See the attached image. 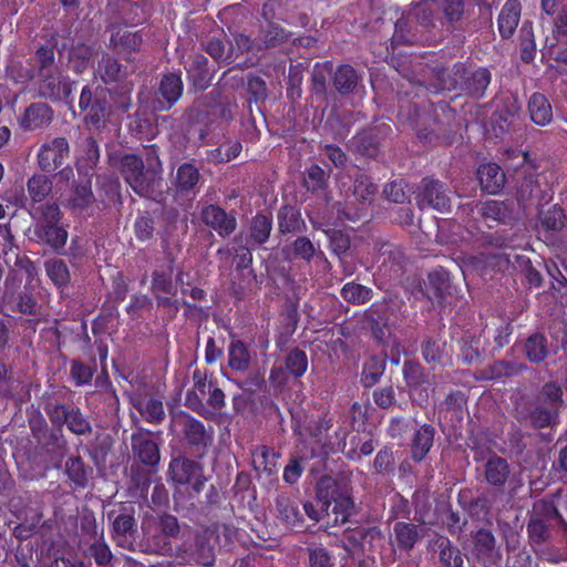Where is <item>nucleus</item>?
Here are the masks:
<instances>
[{
	"instance_id": "1",
	"label": "nucleus",
	"mask_w": 567,
	"mask_h": 567,
	"mask_svg": "<svg viewBox=\"0 0 567 567\" xmlns=\"http://www.w3.org/2000/svg\"><path fill=\"white\" fill-rule=\"evenodd\" d=\"M42 408L51 426L43 416L31 420L29 425L35 442L48 453L63 454L68 450V440L63 427L75 436L87 437L93 433L91 419L82 409L65 402L64 392H45Z\"/></svg>"
},
{
	"instance_id": "2",
	"label": "nucleus",
	"mask_w": 567,
	"mask_h": 567,
	"mask_svg": "<svg viewBox=\"0 0 567 567\" xmlns=\"http://www.w3.org/2000/svg\"><path fill=\"white\" fill-rule=\"evenodd\" d=\"M563 386L555 381L546 382L534 406L524 398L515 404V417L520 424L534 430L554 427L559 423L560 410L564 406Z\"/></svg>"
},
{
	"instance_id": "3",
	"label": "nucleus",
	"mask_w": 567,
	"mask_h": 567,
	"mask_svg": "<svg viewBox=\"0 0 567 567\" xmlns=\"http://www.w3.org/2000/svg\"><path fill=\"white\" fill-rule=\"evenodd\" d=\"M437 81L444 90L458 92L472 100H482L492 82V72L484 66L473 69L458 62L449 70H439Z\"/></svg>"
},
{
	"instance_id": "4",
	"label": "nucleus",
	"mask_w": 567,
	"mask_h": 567,
	"mask_svg": "<svg viewBox=\"0 0 567 567\" xmlns=\"http://www.w3.org/2000/svg\"><path fill=\"white\" fill-rule=\"evenodd\" d=\"M436 14L434 0L411 2L395 22L394 37L403 43L417 42L436 28Z\"/></svg>"
},
{
	"instance_id": "5",
	"label": "nucleus",
	"mask_w": 567,
	"mask_h": 567,
	"mask_svg": "<svg viewBox=\"0 0 567 567\" xmlns=\"http://www.w3.org/2000/svg\"><path fill=\"white\" fill-rule=\"evenodd\" d=\"M38 220L34 226V235L38 241L49 247L56 255H64L68 241V230L61 225L62 213L56 203H45L34 207Z\"/></svg>"
},
{
	"instance_id": "6",
	"label": "nucleus",
	"mask_w": 567,
	"mask_h": 567,
	"mask_svg": "<svg viewBox=\"0 0 567 567\" xmlns=\"http://www.w3.org/2000/svg\"><path fill=\"white\" fill-rule=\"evenodd\" d=\"M97 71L105 85H115L112 95L115 106L121 111H128L132 105L133 84L127 81V66L113 55L103 54L97 63Z\"/></svg>"
},
{
	"instance_id": "7",
	"label": "nucleus",
	"mask_w": 567,
	"mask_h": 567,
	"mask_svg": "<svg viewBox=\"0 0 567 567\" xmlns=\"http://www.w3.org/2000/svg\"><path fill=\"white\" fill-rule=\"evenodd\" d=\"M392 133L389 123H374L357 133L348 143V150L357 156L378 161L382 147Z\"/></svg>"
},
{
	"instance_id": "8",
	"label": "nucleus",
	"mask_w": 567,
	"mask_h": 567,
	"mask_svg": "<svg viewBox=\"0 0 567 567\" xmlns=\"http://www.w3.org/2000/svg\"><path fill=\"white\" fill-rule=\"evenodd\" d=\"M112 95V90L109 89ZM107 89L86 84L82 87L79 107L83 114V122L95 128L102 127L110 115V104L106 99Z\"/></svg>"
},
{
	"instance_id": "9",
	"label": "nucleus",
	"mask_w": 567,
	"mask_h": 567,
	"mask_svg": "<svg viewBox=\"0 0 567 567\" xmlns=\"http://www.w3.org/2000/svg\"><path fill=\"white\" fill-rule=\"evenodd\" d=\"M162 162L156 151L147 152L146 166L130 185L140 197L159 202L163 198Z\"/></svg>"
},
{
	"instance_id": "10",
	"label": "nucleus",
	"mask_w": 567,
	"mask_h": 567,
	"mask_svg": "<svg viewBox=\"0 0 567 567\" xmlns=\"http://www.w3.org/2000/svg\"><path fill=\"white\" fill-rule=\"evenodd\" d=\"M173 422L181 429L183 439L189 449L199 457L204 456L212 444L213 432H208L204 423L186 412L173 416Z\"/></svg>"
},
{
	"instance_id": "11",
	"label": "nucleus",
	"mask_w": 567,
	"mask_h": 567,
	"mask_svg": "<svg viewBox=\"0 0 567 567\" xmlns=\"http://www.w3.org/2000/svg\"><path fill=\"white\" fill-rule=\"evenodd\" d=\"M455 112L445 102H440L432 111V123L429 127L420 128L417 137L429 143L447 142L454 131Z\"/></svg>"
},
{
	"instance_id": "12",
	"label": "nucleus",
	"mask_w": 567,
	"mask_h": 567,
	"mask_svg": "<svg viewBox=\"0 0 567 567\" xmlns=\"http://www.w3.org/2000/svg\"><path fill=\"white\" fill-rule=\"evenodd\" d=\"M472 556L482 567H502L503 555L493 532L481 527L471 533Z\"/></svg>"
},
{
	"instance_id": "13",
	"label": "nucleus",
	"mask_w": 567,
	"mask_h": 567,
	"mask_svg": "<svg viewBox=\"0 0 567 567\" xmlns=\"http://www.w3.org/2000/svg\"><path fill=\"white\" fill-rule=\"evenodd\" d=\"M451 188L440 179L424 177L416 195V203L420 208H432L437 212H446L451 208Z\"/></svg>"
},
{
	"instance_id": "14",
	"label": "nucleus",
	"mask_w": 567,
	"mask_h": 567,
	"mask_svg": "<svg viewBox=\"0 0 567 567\" xmlns=\"http://www.w3.org/2000/svg\"><path fill=\"white\" fill-rule=\"evenodd\" d=\"M75 82L63 75L61 69L37 74V90L40 97L52 102L68 101Z\"/></svg>"
},
{
	"instance_id": "15",
	"label": "nucleus",
	"mask_w": 567,
	"mask_h": 567,
	"mask_svg": "<svg viewBox=\"0 0 567 567\" xmlns=\"http://www.w3.org/2000/svg\"><path fill=\"white\" fill-rule=\"evenodd\" d=\"M168 473L172 481L176 484H192V491L195 494H199L207 482V478L204 476L203 466L198 462L183 456L171 461Z\"/></svg>"
},
{
	"instance_id": "16",
	"label": "nucleus",
	"mask_w": 567,
	"mask_h": 567,
	"mask_svg": "<svg viewBox=\"0 0 567 567\" xmlns=\"http://www.w3.org/2000/svg\"><path fill=\"white\" fill-rule=\"evenodd\" d=\"M202 175L193 162H185L177 166L171 181L174 198H194L200 188Z\"/></svg>"
},
{
	"instance_id": "17",
	"label": "nucleus",
	"mask_w": 567,
	"mask_h": 567,
	"mask_svg": "<svg viewBox=\"0 0 567 567\" xmlns=\"http://www.w3.org/2000/svg\"><path fill=\"white\" fill-rule=\"evenodd\" d=\"M70 156V145L65 137L58 136L43 143L37 154L38 165L45 173H53Z\"/></svg>"
},
{
	"instance_id": "18",
	"label": "nucleus",
	"mask_w": 567,
	"mask_h": 567,
	"mask_svg": "<svg viewBox=\"0 0 567 567\" xmlns=\"http://www.w3.org/2000/svg\"><path fill=\"white\" fill-rule=\"evenodd\" d=\"M184 84L181 73L164 74L155 91L154 111L164 112L171 110L182 97Z\"/></svg>"
},
{
	"instance_id": "19",
	"label": "nucleus",
	"mask_w": 567,
	"mask_h": 567,
	"mask_svg": "<svg viewBox=\"0 0 567 567\" xmlns=\"http://www.w3.org/2000/svg\"><path fill=\"white\" fill-rule=\"evenodd\" d=\"M235 43L236 48L231 45L227 53L225 52V42L219 38L212 37L203 42L202 47L218 64L228 65L235 62L239 53L248 52V35L243 33L236 35Z\"/></svg>"
},
{
	"instance_id": "20",
	"label": "nucleus",
	"mask_w": 567,
	"mask_h": 567,
	"mask_svg": "<svg viewBox=\"0 0 567 567\" xmlns=\"http://www.w3.org/2000/svg\"><path fill=\"white\" fill-rule=\"evenodd\" d=\"M65 483L73 492L89 488L94 478V470L80 455H72L64 462Z\"/></svg>"
},
{
	"instance_id": "21",
	"label": "nucleus",
	"mask_w": 567,
	"mask_h": 567,
	"mask_svg": "<svg viewBox=\"0 0 567 567\" xmlns=\"http://www.w3.org/2000/svg\"><path fill=\"white\" fill-rule=\"evenodd\" d=\"M134 457L145 466L155 468L161 460L159 446L153 440L152 432L133 433L131 436Z\"/></svg>"
},
{
	"instance_id": "22",
	"label": "nucleus",
	"mask_w": 567,
	"mask_h": 567,
	"mask_svg": "<svg viewBox=\"0 0 567 567\" xmlns=\"http://www.w3.org/2000/svg\"><path fill=\"white\" fill-rule=\"evenodd\" d=\"M92 177L84 173L79 175L78 179L72 183L66 198V207L75 214H82L95 202L92 190Z\"/></svg>"
},
{
	"instance_id": "23",
	"label": "nucleus",
	"mask_w": 567,
	"mask_h": 567,
	"mask_svg": "<svg viewBox=\"0 0 567 567\" xmlns=\"http://www.w3.org/2000/svg\"><path fill=\"white\" fill-rule=\"evenodd\" d=\"M522 110V103L517 96L503 99L502 106L497 109L491 117L493 132L496 137H503L514 126L516 117Z\"/></svg>"
},
{
	"instance_id": "24",
	"label": "nucleus",
	"mask_w": 567,
	"mask_h": 567,
	"mask_svg": "<svg viewBox=\"0 0 567 567\" xmlns=\"http://www.w3.org/2000/svg\"><path fill=\"white\" fill-rule=\"evenodd\" d=\"M142 30L132 31L124 27H116L110 37V48L118 55L130 60L127 55L138 52L143 44Z\"/></svg>"
},
{
	"instance_id": "25",
	"label": "nucleus",
	"mask_w": 567,
	"mask_h": 567,
	"mask_svg": "<svg viewBox=\"0 0 567 567\" xmlns=\"http://www.w3.org/2000/svg\"><path fill=\"white\" fill-rule=\"evenodd\" d=\"M200 217L204 224L214 229L220 237H228L237 226L235 216L218 205L210 204L204 207Z\"/></svg>"
},
{
	"instance_id": "26",
	"label": "nucleus",
	"mask_w": 567,
	"mask_h": 567,
	"mask_svg": "<svg viewBox=\"0 0 567 567\" xmlns=\"http://www.w3.org/2000/svg\"><path fill=\"white\" fill-rule=\"evenodd\" d=\"M362 75L350 64L332 68V90L341 96L354 95L359 92Z\"/></svg>"
},
{
	"instance_id": "27",
	"label": "nucleus",
	"mask_w": 567,
	"mask_h": 567,
	"mask_svg": "<svg viewBox=\"0 0 567 567\" xmlns=\"http://www.w3.org/2000/svg\"><path fill=\"white\" fill-rule=\"evenodd\" d=\"M52 107L44 102L30 104L21 115L19 123L24 131H35L49 126L53 120Z\"/></svg>"
},
{
	"instance_id": "28",
	"label": "nucleus",
	"mask_w": 567,
	"mask_h": 567,
	"mask_svg": "<svg viewBox=\"0 0 567 567\" xmlns=\"http://www.w3.org/2000/svg\"><path fill=\"white\" fill-rule=\"evenodd\" d=\"M563 489L559 488L555 493H551L545 498H542L533 504L532 518H538L542 522L551 523L555 522L564 530L567 529V518H565L558 511L555 501L560 498Z\"/></svg>"
},
{
	"instance_id": "29",
	"label": "nucleus",
	"mask_w": 567,
	"mask_h": 567,
	"mask_svg": "<svg viewBox=\"0 0 567 567\" xmlns=\"http://www.w3.org/2000/svg\"><path fill=\"white\" fill-rule=\"evenodd\" d=\"M511 476V465L506 458L492 453L484 463V477L496 491H503Z\"/></svg>"
},
{
	"instance_id": "30",
	"label": "nucleus",
	"mask_w": 567,
	"mask_h": 567,
	"mask_svg": "<svg viewBox=\"0 0 567 567\" xmlns=\"http://www.w3.org/2000/svg\"><path fill=\"white\" fill-rule=\"evenodd\" d=\"M476 175L482 190L488 194L499 193L506 183L504 171L495 163L480 165Z\"/></svg>"
},
{
	"instance_id": "31",
	"label": "nucleus",
	"mask_w": 567,
	"mask_h": 567,
	"mask_svg": "<svg viewBox=\"0 0 567 567\" xmlns=\"http://www.w3.org/2000/svg\"><path fill=\"white\" fill-rule=\"evenodd\" d=\"M136 533L137 522L134 515V508L123 507L112 522V538L118 545H122V542L134 538Z\"/></svg>"
},
{
	"instance_id": "32",
	"label": "nucleus",
	"mask_w": 567,
	"mask_h": 567,
	"mask_svg": "<svg viewBox=\"0 0 567 567\" xmlns=\"http://www.w3.org/2000/svg\"><path fill=\"white\" fill-rule=\"evenodd\" d=\"M189 61V66L186 69L189 81L196 90H206L214 78V71L208 68V59L202 53H195Z\"/></svg>"
},
{
	"instance_id": "33",
	"label": "nucleus",
	"mask_w": 567,
	"mask_h": 567,
	"mask_svg": "<svg viewBox=\"0 0 567 567\" xmlns=\"http://www.w3.org/2000/svg\"><path fill=\"white\" fill-rule=\"evenodd\" d=\"M277 457L278 454L270 451L267 446L262 445L257 447L251 453L250 464L258 474V480L261 478V473L266 475L265 484H272L276 480L277 473Z\"/></svg>"
},
{
	"instance_id": "34",
	"label": "nucleus",
	"mask_w": 567,
	"mask_h": 567,
	"mask_svg": "<svg viewBox=\"0 0 567 567\" xmlns=\"http://www.w3.org/2000/svg\"><path fill=\"white\" fill-rule=\"evenodd\" d=\"M100 162V147L97 141L89 136L80 145V155L76 158L75 167L78 175L86 173L93 176Z\"/></svg>"
},
{
	"instance_id": "35",
	"label": "nucleus",
	"mask_w": 567,
	"mask_h": 567,
	"mask_svg": "<svg viewBox=\"0 0 567 567\" xmlns=\"http://www.w3.org/2000/svg\"><path fill=\"white\" fill-rule=\"evenodd\" d=\"M466 402L467 398L464 392L460 390L450 392L441 405L439 419H443L450 422L452 426H456L463 420Z\"/></svg>"
},
{
	"instance_id": "36",
	"label": "nucleus",
	"mask_w": 567,
	"mask_h": 567,
	"mask_svg": "<svg viewBox=\"0 0 567 567\" xmlns=\"http://www.w3.org/2000/svg\"><path fill=\"white\" fill-rule=\"evenodd\" d=\"M347 488V485L338 482L336 478L329 475L321 476L315 486L316 491V501L319 505H321V509L326 511L328 515V511L337 496L342 493Z\"/></svg>"
},
{
	"instance_id": "37",
	"label": "nucleus",
	"mask_w": 567,
	"mask_h": 567,
	"mask_svg": "<svg viewBox=\"0 0 567 567\" xmlns=\"http://www.w3.org/2000/svg\"><path fill=\"white\" fill-rule=\"evenodd\" d=\"M424 295L430 300H437L439 303L444 301L451 288L449 274L442 267L431 271L427 275V282H424Z\"/></svg>"
},
{
	"instance_id": "38",
	"label": "nucleus",
	"mask_w": 567,
	"mask_h": 567,
	"mask_svg": "<svg viewBox=\"0 0 567 567\" xmlns=\"http://www.w3.org/2000/svg\"><path fill=\"white\" fill-rule=\"evenodd\" d=\"M520 3L518 0H507L498 16V31L503 39L511 38L519 22Z\"/></svg>"
},
{
	"instance_id": "39",
	"label": "nucleus",
	"mask_w": 567,
	"mask_h": 567,
	"mask_svg": "<svg viewBox=\"0 0 567 567\" xmlns=\"http://www.w3.org/2000/svg\"><path fill=\"white\" fill-rule=\"evenodd\" d=\"M308 369V355L299 348L292 349L285 359V368L280 367L278 370H272L271 378L282 377L285 380V371L298 379L305 374ZM281 382V380L279 381Z\"/></svg>"
},
{
	"instance_id": "40",
	"label": "nucleus",
	"mask_w": 567,
	"mask_h": 567,
	"mask_svg": "<svg viewBox=\"0 0 567 567\" xmlns=\"http://www.w3.org/2000/svg\"><path fill=\"white\" fill-rule=\"evenodd\" d=\"M435 429L431 424H423L413 435L411 441V457L414 462H421L430 452L434 436Z\"/></svg>"
},
{
	"instance_id": "41",
	"label": "nucleus",
	"mask_w": 567,
	"mask_h": 567,
	"mask_svg": "<svg viewBox=\"0 0 567 567\" xmlns=\"http://www.w3.org/2000/svg\"><path fill=\"white\" fill-rule=\"evenodd\" d=\"M393 532L398 547L405 551L412 550L424 536L423 530L417 525L406 522L395 523Z\"/></svg>"
},
{
	"instance_id": "42",
	"label": "nucleus",
	"mask_w": 567,
	"mask_h": 567,
	"mask_svg": "<svg viewBox=\"0 0 567 567\" xmlns=\"http://www.w3.org/2000/svg\"><path fill=\"white\" fill-rule=\"evenodd\" d=\"M97 372L96 359L93 357L90 363H85L80 359H72L70 361V380L76 386H85L92 383L94 375Z\"/></svg>"
},
{
	"instance_id": "43",
	"label": "nucleus",
	"mask_w": 567,
	"mask_h": 567,
	"mask_svg": "<svg viewBox=\"0 0 567 567\" xmlns=\"http://www.w3.org/2000/svg\"><path fill=\"white\" fill-rule=\"evenodd\" d=\"M538 218L547 239H550L555 234L560 231L566 226L567 219L563 208L558 205H553L546 210H540Z\"/></svg>"
},
{
	"instance_id": "44",
	"label": "nucleus",
	"mask_w": 567,
	"mask_h": 567,
	"mask_svg": "<svg viewBox=\"0 0 567 567\" xmlns=\"http://www.w3.org/2000/svg\"><path fill=\"white\" fill-rule=\"evenodd\" d=\"M328 79L332 82V62L316 63L311 74V91L322 101H328Z\"/></svg>"
},
{
	"instance_id": "45",
	"label": "nucleus",
	"mask_w": 567,
	"mask_h": 567,
	"mask_svg": "<svg viewBox=\"0 0 567 567\" xmlns=\"http://www.w3.org/2000/svg\"><path fill=\"white\" fill-rule=\"evenodd\" d=\"M480 214L485 219H493L501 224H512L516 218L513 206L499 200H487L480 207Z\"/></svg>"
},
{
	"instance_id": "46",
	"label": "nucleus",
	"mask_w": 567,
	"mask_h": 567,
	"mask_svg": "<svg viewBox=\"0 0 567 567\" xmlns=\"http://www.w3.org/2000/svg\"><path fill=\"white\" fill-rule=\"evenodd\" d=\"M436 13L442 14L443 22L456 29L464 17V0H434Z\"/></svg>"
},
{
	"instance_id": "47",
	"label": "nucleus",
	"mask_w": 567,
	"mask_h": 567,
	"mask_svg": "<svg viewBox=\"0 0 567 567\" xmlns=\"http://www.w3.org/2000/svg\"><path fill=\"white\" fill-rule=\"evenodd\" d=\"M288 39L285 30L275 23H267L266 28L261 25L260 34L252 42L250 41V50L257 48L258 50L265 48H274Z\"/></svg>"
},
{
	"instance_id": "48",
	"label": "nucleus",
	"mask_w": 567,
	"mask_h": 567,
	"mask_svg": "<svg viewBox=\"0 0 567 567\" xmlns=\"http://www.w3.org/2000/svg\"><path fill=\"white\" fill-rule=\"evenodd\" d=\"M174 259L169 260L166 269H155L152 272L151 292L154 296L163 293H177L173 281Z\"/></svg>"
},
{
	"instance_id": "49",
	"label": "nucleus",
	"mask_w": 567,
	"mask_h": 567,
	"mask_svg": "<svg viewBox=\"0 0 567 567\" xmlns=\"http://www.w3.org/2000/svg\"><path fill=\"white\" fill-rule=\"evenodd\" d=\"M530 120L537 125H546L551 121V105L542 93H534L528 101Z\"/></svg>"
},
{
	"instance_id": "50",
	"label": "nucleus",
	"mask_w": 567,
	"mask_h": 567,
	"mask_svg": "<svg viewBox=\"0 0 567 567\" xmlns=\"http://www.w3.org/2000/svg\"><path fill=\"white\" fill-rule=\"evenodd\" d=\"M526 367L522 363L498 360L485 367L481 373L485 380H497L519 374Z\"/></svg>"
},
{
	"instance_id": "51",
	"label": "nucleus",
	"mask_w": 567,
	"mask_h": 567,
	"mask_svg": "<svg viewBox=\"0 0 567 567\" xmlns=\"http://www.w3.org/2000/svg\"><path fill=\"white\" fill-rule=\"evenodd\" d=\"M547 338L540 332L532 333L524 342V353L532 363H540L548 355Z\"/></svg>"
},
{
	"instance_id": "52",
	"label": "nucleus",
	"mask_w": 567,
	"mask_h": 567,
	"mask_svg": "<svg viewBox=\"0 0 567 567\" xmlns=\"http://www.w3.org/2000/svg\"><path fill=\"white\" fill-rule=\"evenodd\" d=\"M52 181L44 174H33L27 183V190L32 204H41L52 192Z\"/></svg>"
},
{
	"instance_id": "53",
	"label": "nucleus",
	"mask_w": 567,
	"mask_h": 567,
	"mask_svg": "<svg viewBox=\"0 0 567 567\" xmlns=\"http://www.w3.org/2000/svg\"><path fill=\"white\" fill-rule=\"evenodd\" d=\"M278 226L281 234L301 233L306 228L300 213L289 205L279 209Z\"/></svg>"
},
{
	"instance_id": "54",
	"label": "nucleus",
	"mask_w": 567,
	"mask_h": 567,
	"mask_svg": "<svg viewBox=\"0 0 567 567\" xmlns=\"http://www.w3.org/2000/svg\"><path fill=\"white\" fill-rule=\"evenodd\" d=\"M32 60L35 74L60 69L55 62V44H41L35 49Z\"/></svg>"
},
{
	"instance_id": "55",
	"label": "nucleus",
	"mask_w": 567,
	"mask_h": 567,
	"mask_svg": "<svg viewBox=\"0 0 567 567\" xmlns=\"http://www.w3.org/2000/svg\"><path fill=\"white\" fill-rule=\"evenodd\" d=\"M435 546L440 550V563L444 567H463V557L460 548L454 546L447 537H437Z\"/></svg>"
},
{
	"instance_id": "56",
	"label": "nucleus",
	"mask_w": 567,
	"mask_h": 567,
	"mask_svg": "<svg viewBox=\"0 0 567 567\" xmlns=\"http://www.w3.org/2000/svg\"><path fill=\"white\" fill-rule=\"evenodd\" d=\"M378 193V186L372 178L365 173L359 172L353 182V196L362 205L367 206L372 203L373 197Z\"/></svg>"
},
{
	"instance_id": "57",
	"label": "nucleus",
	"mask_w": 567,
	"mask_h": 567,
	"mask_svg": "<svg viewBox=\"0 0 567 567\" xmlns=\"http://www.w3.org/2000/svg\"><path fill=\"white\" fill-rule=\"evenodd\" d=\"M528 542L533 548H540L551 538L550 524L529 517L527 523Z\"/></svg>"
},
{
	"instance_id": "58",
	"label": "nucleus",
	"mask_w": 567,
	"mask_h": 567,
	"mask_svg": "<svg viewBox=\"0 0 567 567\" xmlns=\"http://www.w3.org/2000/svg\"><path fill=\"white\" fill-rule=\"evenodd\" d=\"M334 506L332 513L336 515L334 524H344L351 516L357 514L354 501L350 495L348 487L333 499Z\"/></svg>"
},
{
	"instance_id": "59",
	"label": "nucleus",
	"mask_w": 567,
	"mask_h": 567,
	"mask_svg": "<svg viewBox=\"0 0 567 567\" xmlns=\"http://www.w3.org/2000/svg\"><path fill=\"white\" fill-rule=\"evenodd\" d=\"M480 340L471 332H465L458 340L460 358L466 365H471L481 360L482 353L478 347Z\"/></svg>"
},
{
	"instance_id": "60",
	"label": "nucleus",
	"mask_w": 567,
	"mask_h": 567,
	"mask_svg": "<svg viewBox=\"0 0 567 567\" xmlns=\"http://www.w3.org/2000/svg\"><path fill=\"white\" fill-rule=\"evenodd\" d=\"M340 295L348 303L360 306L372 299L373 291L369 287L351 281L342 287Z\"/></svg>"
},
{
	"instance_id": "61",
	"label": "nucleus",
	"mask_w": 567,
	"mask_h": 567,
	"mask_svg": "<svg viewBox=\"0 0 567 567\" xmlns=\"http://www.w3.org/2000/svg\"><path fill=\"white\" fill-rule=\"evenodd\" d=\"M385 358L371 357L363 365L361 383L364 388L377 384L385 370Z\"/></svg>"
},
{
	"instance_id": "62",
	"label": "nucleus",
	"mask_w": 567,
	"mask_h": 567,
	"mask_svg": "<svg viewBox=\"0 0 567 567\" xmlns=\"http://www.w3.org/2000/svg\"><path fill=\"white\" fill-rule=\"evenodd\" d=\"M228 365L234 372L248 370V348L240 340H233L228 348Z\"/></svg>"
},
{
	"instance_id": "63",
	"label": "nucleus",
	"mask_w": 567,
	"mask_h": 567,
	"mask_svg": "<svg viewBox=\"0 0 567 567\" xmlns=\"http://www.w3.org/2000/svg\"><path fill=\"white\" fill-rule=\"evenodd\" d=\"M134 408L147 423L161 424L165 420V410L162 400L150 398L145 404L136 403Z\"/></svg>"
},
{
	"instance_id": "64",
	"label": "nucleus",
	"mask_w": 567,
	"mask_h": 567,
	"mask_svg": "<svg viewBox=\"0 0 567 567\" xmlns=\"http://www.w3.org/2000/svg\"><path fill=\"white\" fill-rule=\"evenodd\" d=\"M44 268L48 277L56 287L63 288L70 284V271L68 265L62 259L47 260Z\"/></svg>"
}]
</instances>
